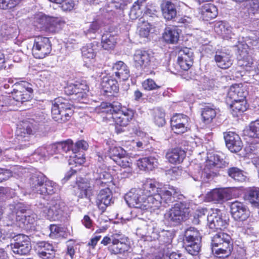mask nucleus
Wrapping results in <instances>:
<instances>
[{
	"instance_id": "obj_54",
	"label": "nucleus",
	"mask_w": 259,
	"mask_h": 259,
	"mask_svg": "<svg viewBox=\"0 0 259 259\" xmlns=\"http://www.w3.org/2000/svg\"><path fill=\"white\" fill-rule=\"evenodd\" d=\"M248 135L250 137L259 138V120H256L250 123Z\"/></svg>"
},
{
	"instance_id": "obj_14",
	"label": "nucleus",
	"mask_w": 259,
	"mask_h": 259,
	"mask_svg": "<svg viewBox=\"0 0 259 259\" xmlns=\"http://www.w3.org/2000/svg\"><path fill=\"white\" fill-rule=\"evenodd\" d=\"M231 213L236 221L243 222L250 215V211L247 206L243 203L235 201L230 205Z\"/></svg>"
},
{
	"instance_id": "obj_53",
	"label": "nucleus",
	"mask_w": 259,
	"mask_h": 259,
	"mask_svg": "<svg viewBox=\"0 0 259 259\" xmlns=\"http://www.w3.org/2000/svg\"><path fill=\"white\" fill-rule=\"evenodd\" d=\"M154 121L158 126H162L165 124V113L161 109H156L154 111Z\"/></svg>"
},
{
	"instance_id": "obj_42",
	"label": "nucleus",
	"mask_w": 259,
	"mask_h": 259,
	"mask_svg": "<svg viewBox=\"0 0 259 259\" xmlns=\"http://www.w3.org/2000/svg\"><path fill=\"white\" fill-rule=\"evenodd\" d=\"M59 190L60 187L57 184L47 179L45 184V187L41 189L40 195H52L57 193Z\"/></svg>"
},
{
	"instance_id": "obj_22",
	"label": "nucleus",
	"mask_w": 259,
	"mask_h": 259,
	"mask_svg": "<svg viewBox=\"0 0 259 259\" xmlns=\"http://www.w3.org/2000/svg\"><path fill=\"white\" fill-rule=\"evenodd\" d=\"M149 229L148 233L150 237L153 240L157 239L159 244L162 246H169L171 244L172 239V235L171 233L168 231L163 230L160 233H158L157 232L151 231Z\"/></svg>"
},
{
	"instance_id": "obj_26",
	"label": "nucleus",
	"mask_w": 259,
	"mask_h": 259,
	"mask_svg": "<svg viewBox=\"0 0 259 259\" xmlns=\"http://www.w3.org/2000/svg\"><path fill=\"white\" fill-rule=\"evenodd\" d=\"M139 189L143 191V195L145 196L146 199L158 194L160 189L158 187V183L153 180H147Z\"/></svg>"
},
{
	"instance_id": "obj_48",
	"label": "nucleus",
	"mask_w": 259,
	"mask_h": 259,
	"mask_svg": "<svg viewBox=\"0 0 259 259\" xmlns=\"http://www.w3.org/2000/svg\"><path fill=\"white\" fill-rule=\"evenodd\" d=\"M184 239H194L198 241H201V237L198 230L194 227H190L185 231Z\"/></svg>"
},
{
	"instance_id": "obj_60",
	"label": "nucleus",
	"mask_w": 259,
	"mask_h": 259,
	"mask_svg": "<svg viewBox=\"0 0 259 259\" xmlns=\"http://www.w3.org/2000/svg\"><path fill=\"white\" fill-rule=\"evenodd\" d=\"M131 2L132 0H112V7L123 12L127 9V4Z\"/></svg>"
},
{
	"instance_id": "obj_4",
	"label": "nucleus",
	"mask_w": 259,
	"mask_h": 259,
	"mask_svg": "<svg viewBox=\"0 0 259 259\" xmlns=\"http://www.w3.org/2000/svg\"><path fill=\"white\" fill-rule=\"evenodd\" d=\"M178 193V189L172 186L168 185L160 189L158 194L149 198V201L152 205V209L155 210L161 205L166 207V204L172 203Z\"/></svg>"
},
{
	"instance_id": "obj_39",
	"label": "nucleus",
	"mask_w": 259,
	"mask_h": 259,
	"mask_svg": "<svg viewBox=\"0 0 259 259\" xmlns=\"http://www.w3.org/2000/svg\"><path fill=\"white\" fill-rule=\"evenodd\" d=\"M230 108L232 111V114L234 116H237L239 113L246 111L247 109L246 101L239 100L234 101H229Z\"/></svg>"
},
{
	"instance_id": "obj_62",
	"label": "nucleus",
	"mask_w": 259,
	"mask_h": 259,
	"mask_svg": "<svg viewBox=\"0 0 259 259\" xmlns=\"http://www.w3.org/2000/svg\"><path fill=\"white\" fill-rule=\"evenodd\" d=\"M184 119H187V122H188L189 118L187 116L184 114H176L171 117L170 125L175 126L178 124H181L182 123V120Z\"/></svg>"
},
{
	"instance_id": "obj_47",
	"label": "nucleus",
	"mask_w": 259,
	"mask_h": 259,
	"mask_svg": "<svg viewBox=\"0 0 259 259\" xmlns=\"http://www.w3.org/2000/svg\"><path fill=\"white\" fill-rule=\"evenodd\" d=\"M201 116L206 123H209L216 116V111L212 108L206 106L203 108Z\"/></svg>"
},
{
	"instance_id": "obj_41",
	"label": "nucleus",
	"mask_w": 259,
	"mask_h": 259,
	"mask_svg": "<svg viewBox=\"0 0 259 259\" xmlns=\"http://www.w3.org/2000/svg\"><path fill=\"white\" fill-rule=\"evenodd\" d=\"M101 26L98 21H94L91 23L89 26L84 28L83 32L87 37L89 39L96 38L97 34Z\"/></svg>"
},
{
	"instance_id": "obj_49",
	"label": "nucleus",
	"mask_w": 259,
	"mask_h": 259,
	"mask_svg": "<svg viewBox=\"0 0 259 259\" xmlns=\"http://www.w3.org/2000/svg\"><path fill=\"white\" fill-rule=\"evenodd\" d=\"M117 70L115 72V76L123 81L127 80L130 76L127 66H117Z\"/></svg>"
},
{
	"instance_id": "obj_57",
	"label": "nucleus",
	"mask_w": 259,
	"mask_h": 259,
	"mask_svg": "<svg viewBox=\"0 0 259 259\" xmlns=\"http://www.w3.org/2000/svg\"><path fill=\"white\" fill-rule=\"evenodd\" d=\"M50 231V236L53 238L60 237L64 232L63 228L56 225H51L49 227Z\"/></svg>"
},
{
	"instance_id": "obj_7",
	"label": "nucleus",
	"mask_w": 259,
	"mask_h": 259,
	"mask_svg": "<svg viewBox=\"0 0 259 259\" xmlns=\"http://www.w3.org/2000/svg\"><path fill=\"white\" fill-rule=\"evenodd\" d=\"M12 92L13 100L21 103L28 101L32 98L33 89L32 85L26 81L17 82Z\"/></svg>"
},
{
	"instance_id": "obj_10",
	"label": "nucleus",
	"mask_w": 259,
	"mask_h": 259,
	"mask_svg": "<svg viewBox=\"0 0 259 259\" xmlns=\"http://www.w3.org/2000/svg\"><path fill=\"white\" fill-rule=\"evenodd\" d=\"M12 237L14 242L11 243V246L14 253L22 255L29 252L31 246L28 236L19 234Z\"/></svg>"
},
{
	"instance_id": "obj_35",
	"label": "nucleus",
	"mask_w": 259,
	"mask_h": 259,
	"mask_svg": "<svg viewBox=\"0 0 259 259\" xmlns=\"http://www.w3.org/2000/svg\"><path fill=\"white\" fill-rule=\"evenodd\" d=\"M158 160L154 157H144L138 161L137 165L141 169L152 170L158 166Z\"/></svg>"
},
{
	"instance_id": "obj_20",
	"label": "nucleus",
	"mask_w": 259,
	"mask_h": 259,
	"mask_svg": "<svg viewBox=\"0 0 259 259\" xmlns=\"http://www.w3.org/2000/svg\"><path fill=\"white\" fill-rule=\"evenodd\" d=\"M207 220L209 228L212 230H222L228 225L227 220L217 211L208 215Z\"/></svg>"
},
{
	"instance_id": "obj_31",
	"label": "nucleus",
	"mask_w": 259,
	"mask_h": 259,
	"mask_svg": "<svg viewBox=\"0 0 259 259\" xmlns=\"http://www.w3.org/2000/svg\"><path fill=\"white\" fill-rule=\"evenodd\" d=\"M101 86L106 93H117L119 90L117 81L108 76L103 77Z\"/></svg>"
},
{
	"instance_id": "obj_56",
	"label": "nucleus",
	"mask_w": 259,
	"mask_h": 259,
	"mask_svg": "<svg viewBox=\"0 0 259 259\" xmlns=\"http://www.w3.org/2000/svg\"><path fill=\"white\" fill-rule=\"evenodd\" d=\"M171 127L175 133L182 134L188 130V122H187V119H184L182 120V123L181 124H178V125L171 126Z\"/></svg>"
},
{
	"instance_id": "obj_55",
	"label": "nucleus",
	"mask_w": 259,
	"mask_h": 259,
	"mask_svg": "<svg viewBox=\"0 0 259 259\" xmlns=\"http://www.w3.org/2000/svg\"><path fill=\"white\" fill-rule=\"evenodd\" d=\"M21 0H0V9L9 10L16 7Z\"/></svg>"
},
{
	"instance_id": "obj_13",
	"label": "nucleus",
	"mask_w": 259,
	"mask_h": 259,
	"mask_svg": "<svg viewBox=\"0 0 259 259\" xmlns=\"http://www.w3.org/2000/svg\"><path fill=\"white\" fill-rule=\"evenodd\" d=\"M225 161L219 158L218 155L210 156L206 161L202 175L207 179L215 176L218 172V169L224 165Z\"/></svg>"
},
{
	"instance_id": "obj_25",
	"label": "nucleus",
	"mask_w": 259,
	"mask_h": 259,
	"mask_svg": "<svg viewBox=\"0 0 259 259\" xmlns=\"http://www.w3.org/2000/svg\"><path fill=\"white\" fill-rule=\"evenodd\" d=\"M123 240L121 237L112 239V244L108 247V250L111 254H122L128 251L129 245Z\"/></svg>"
},
{
	"instance_id": "obj_19",
	"label": "nucleus",
	"mask_w": 259,
	"mask_h": 259,
	"mask_svg": "<svg viewBox=\"0 0 259 259\" xmlns=\"http://www.w3.org/2000/svg\"><path fill=\"white\" fill-rule=\"evenodd\" d=\"M231 197L230 191L227 189H213L206 195V199L208 201L214 203H222L229 199Z\"/></svg>"
},
{
	"instance_id": "obj_36",
	"label": "nucleus",
	"mask_w": 259,
	"mask_h": 259,
	"mask_svg": "<svg viewBox=\"0 0 259 259\" xmlns=\"http://www.w3.org/2000/svg\"><path fill=\"white\" fill-rule=\"evenodd\" d=\"M201 241H195L194 239H184V243L186 250L192 255L198 254L200 248Z\"/></svg>"
},
{
	"instance_id": "obj_1",
	"label": "nucleus",
	"mask_w": 259,
	"mask_h": 259,
	"mask_svg": "<svg viewBox=\"0 0 259 259\" xmlns=\"http://www.w3.org/2000/svg\"><path fill=\"white\" fill-rule=\"evenodd\" d=\"M212 251L220 258L228 257L233 249L231 237L227 233L218 232L211 237Z\"/></svg>"
},
{
	"instance_id": "obj_29",
	"label": "nucleus",
	"mask_w": 259,
	"mask_h": 259,
	"mask_svg": "<svg viewBox=\"0 0 259 259\" xmlns=\"http://www.w3.org/2000/svg\"><path fill=\"white\" fill-rule=\"evenodd\" d=\"M180 31V29L174 26L166 27L162 34L163 40L168 44H176L179 40Z\"/></svg>"
},
{
	"instance_id": "obj_28",
	"label": "nucleus",
	"mask_w": 259,
	"mask_h": 259,
	"mask_svg": "<svg viewBox=\"0 0 259 259\" xmlns=\"http://www.w3.org/2000/svg\"><path fill=\"white\" fill-rule=\"evenodd\" d=\"M186 156V153L184 150L180 148L171 149L167 151L166 158L169 162L172 164H179L183 162Z\"/></svg>"
},
{
	"instance_id": "obj_40",
	"label": "nucleus",
	"mask_w": 259,
	"mask_h": 259,
	"mask_svg": "<svg viewBox=\"0 0 259 259\" xmlns=\"http://www.w3.org/2000/svg\"><path fill=\"white\" fill-rule=\"evenodd\" d=\"M179 56L177 59L178 63L180 65L185 63V65H191L193 63V53L190 50L186 48L184 50H180L179 53Z\"/></svg>"
},
{
	"instance_id": "obj_44",
	"label": "nucleus",
	"mask_w": 259,
	"mask_h": 259,
	"mask_svg": "<svg viewBox=\"0 0 259 259\" xmlns=\"http://www.w3.org/2000/svg\"><path fill=\"white\" fill-rule=\"evenodd\" d=\"M228 174L232 179L237 182H244L246 178L243 171L235 167L229 168Z\"/></svg>"
},
{
	"instance_id": "obj_23",
	"label": "nucleus",
	"mask_w": 259,
	"mask_h": 259,
	"mask_svg": "<svg viewBox=\"0 0 259 259\" xmlns=\"http://www.w3.org/2000/svg\"><path fill=\"white\" fill-rule=\"evenodd\" d=\"M246 95V93L239 84L233 85L230 87L228 92L226 102L228 104L229 101H231V100L234 101L245 100Z\"/></svg>"
},
{
	"instance_id": "obj_34",
	"label": "nucleus",
	"mask_w": 259,
	"mask_h": 259,
	"mask_svg": "<svg viewBox=\"0 0 259 259\" xmlns=\"http://www.w3.org/2000/svg\"><path fill=\"white\" fill-rule=\"evenodd\" d=\"M99 42L94 41L83 47L82 55L85 62L94 59L96 56V50H98Z\"/></svg>"
},
{
	"instance_id": "obj_58",
	"label": "nucleus",
	"mask_w": 259,
	"mask_h": 259,
	"mask_svg": "<svg viewBox=\"0 0 259 259\" xmlns=\"http://www.w3.org/2000/svg\"><path fill=\"white\" fill-rule=\"evenodd\" d=\"M143 89L148 91L155 90L160 88V86L158 85L151 78H148L145 80L142 83Z\"/></svg>"
},
{
	"instance_id": "obj_59",
	"label": "nucleus",
	"mask_w": 259,
	"mask_h": 259,
	"mask_svg": "<svg viewBox=\"0 0 259 259\" xmlns=\"http://www.w3.org/2000/svg\"><path fill=\"white\" fill-rule=\"evenodd\" d=\"M48 154V151L47 147H40L38 148L34 153L31 154L34 158L36 160H40L41 158L46 157Z\"/></svg>"
},
{
	"instance_id": "obj_50",
	"label": "nucleus",
	"mask_w": 259,
	"mask_h": 259,
	"mask_svg": "<svg viewBox=\"0 0 259 259\" xmlns=\"http://www.w3.org/2000/svg\"><path fill=\"white\" fill-rule=\"evenodd\" d=\"M231 57L230 53L217 52L214 56V60L217 63H222L223 65H226L227 63L231 62Z\"/></svg>"
},
{
	"instance_id": "obj_45",
	"label": "nucleus",
	"mask_w": 259,
	"mask_h": 259,
	"mask_svg": "<svg viewBox=\"0 0 259 259\" xmlns=\"http://www.w3.org/2000/svg\"><path fill=\"white\" fill-rule=\"evenodd\" d=\"M78 188L80 191L79 198H89L92 195V189L88 183L80 182L78 184Z\"/></svg>"
},
{
	"instance_id": "obj_33",
	"label": "nucleus",
	"mask_w": 259,
	"mask_h": 259,
	"mask_svg": "<svg viewBox=\"0 0 259 259\" xmlns=\"http://www.w3.org/2000/svg\"><path fill=\"white\" fill-rule=\"evenodd\" d=\"M145 2V0H137L134 2L128 13L130 19L135 20L142 17L143 7Z\"/></svg>"
},
{
	"instance_id": "obj_32",
	"label": "nucleus",
	"mask_w": 259,
	"mask_h": 259,
	"mask_svg": "<svg viewBox=\"0 0 259 259\" xmlns=\"http://www.w3.org/2000/svg\"><path fill=\"white\" fill-rule=\"evenodd\" d=\"M117 35L113 34L111 32L104 33L101 39V45L103 49L112 50L117 43Z\"/></svg>"
},
{
	"instance_id": "obj_51",
	"label": "nucleus",
	"mask_w": 259,
	"mask_h": 259,
	"mask_svg": "<svg viewBox=\"0 0 259 259\" xmlns=\"http://www.w3.org/2000/svg\"><path fill=\"white\" fill-rule=\"evenodd\" d=\"M125 154V151L120 147H112L109 151L110 158L115 162H116V158H120V157L124 156Z\"/></svg>"
},
{
	"instance_id": "obj_38",
	"label": "nucleus",
	"mask_w": 259,
	"mask_h": 259,
	"mask_svg": "<svg viewBox=\"0 0 259 259\" xmlns=\"http://www.w3.org/2000/svg\"><path fill=\"white\" fill-rule=\"evenodd\" d=\"M150 54L145 51L137 50L134 55L133 59L137 65H147L151 61Z\"/></svg>"
},
{
	"instance_id": "obj_30",
	"label": "nucleus",
	"mask_w": 259,
	"mask_h": 259,
	"mask_svg": "<svg viewBox=\"0 0 259 259\" xmlns=\"http://www.w3.org/2000/svg\"><path fill=\"white\" fill-rule=\"evenodd\" d=\"M200 14L202 19L204 21H208L217 16L218 14V8L213 4L208 3L202 7Z\"/></svg>"
},
{
	"instance_id": "obj_3",
	"label": "nucleus",
	"mask_w": 259,
	"mask_h": 259,
	"mask_svg": "<svg viewBox=\"0 0 259 259\" xmlns=\"http://www.w3.org/2000/svg\"><path fill=\"white\" fill-rule=\"evenodd\" d=\"M52 118L58 123H64L68 121L73 114L71 105L62 98H56L52 107Z\"/></svg>"
},
{
	"instance_id": "obj_63",
	"label": "nucleus",
	"mask_w": 259,
	"mask_h": 259,
	"mask_svg": "<svg viewBox=\"0 0 259 259\" xmlns=\"http://www.w3.org/2000/svg\"><path fill=\"white\" fill-rule=\"evenodd\" d=\"M62 142V145L63 146V153H67L69 152L71 150L73 153H76V149L73 148V142L71 140H67L66 141H63Z\"/></svg>"
},
{
	"instance_id": "obj_46",
	"label": "nucleus",
	"mask_w": 259,
	"mask_h": 259,
	"mask_svg": "<svg viewBox=\"0 0 259 259\" xmlns=\"http://www.w3.org/2000/svg\"><path fill=\"white\" fill-rule=\"evenodd\" d=\"M248 200L253 206L259 208V188H252L248 191Z\"/></svg>"
},
{
	"instance_id": "obj_8",
	"label": "nucleus",
	"mask_w": 259,
	"mask_h": 259,
	"mask_svg": "<svg viewBox=\"0 0 259 259\" xmlns=\"http://www.w3.org/2000/svg\"><path fill=\"white\" fill-rule=\"evenodd\" d=\"M37 22L45 28L47 31L56 33L64 27L65 22L61 17H51L40 14L37 18Z\"/></svg>"
},
{
	"instance_id": "obj_52",
	"label": "nucleus",
	"mask_w": 259,
	"mask_h": 259,
	"mask_svg": "<svg viewBox=\"0 0 259 259\" xmlns=\"http://www.w3.org/2000/svg\"><path fill=\"white\" fill-rule=\"evenodd\" d=\"M74 93L78 98H83L85 96L86 92L89 91V87L84 82H76Z\"/></svg>"
},
{
	"instance_id": "obj_12",
	"label": "nucleus",
	"mask_w": 259,
	"mask_h": 259,
	"mask_svg": "<svg viewBox=\"0 0 259 259\" xmlns=\"http://www.w3.org/2000/svg\"><path fill=\"white\" fill-rule=\"evenodd\" d=\"M180 7V2L176 0H163L160 9L163 18L166 21L175 20Z\"/></svg>"
},
{
	"instance_id": "obj_64",
	"label": "nucleus",
	"mask_w": 259,
	"mask_h": 259,
	"mask_svg": "<svg viewBox=\"0 0 259 259\" xmlns=\"http://www.w3.org/2000/svg\"><path fill=\"white\" fill-rule=\"evenodd\" d=\"M130 158L125 155L120 157V158H116V163L123 168H130L131 163L129 161Z\"/></svg>"
},
{
	"instance_id": "obj_17",
	"label": "nucleus",
	"mask_w": 259,
	"mask_h": 259,
	"mask_svg": "<svg viewBox=\"0 0 259 259\" xmlns=\"http://www.w3.org/2000/svg\"><path fill=\"white\" fill-rule=\"evenodd\" d=\"M36 125L32 123L25 121L23 122L21 127L16 131V139L19 142L28 141L31 135H33L36 131Z\"/></svg>"
},
{
	"instance_id": "obj_11",
	"label": "nucleus",
	"mask_w": 259,
	"mask_h": 259,
	"mask_svg": "<svg viewBox=\"0 0 259 259\" xmlns=\"http://www.w3.org/2000/svg\"><path fill=\"white\" fill-rule=\"evenodd\" d=\"M64 203L60 199H52L49 206H46L43 213L47 219L56 220L60 219L63 214Z\"/></svg>"
},
{
	"instance_id": "obj_15",
	"label": "nucleus",
	"mask_w": 259,
	"mask_h": 259,
	"mask_svg": "<svg viewBox=\"0 0 259 259\" xmlns=\"http://www.w3.org/2000/svg\"><path fill=\"white\" fill-rule=\"evenodd\" d=\"M234 47L237 51V59L239 65H252V62L250 63V56L248 55V50L249 46L242 38V40H238L237 44Z\"/></svg>"
},
{
	"instance_id": "obj_18",
	"label": "nucleus",
	"mask_w": 259,
	"mask_h": 259,
	"mask_svg": "<svg viewBox=\"0 0 259 259\" xmlns=\"http://www.w3.org/2000/svg\"><path fill=\"white\" fill-rule=\"evenodd\" d=\"M113 202L112 192L109 188L106 187L100 191L97 195L96 203L102 212Z\"/></svg>"
},
{
	"instance_id": "obj_9",
	"label": "nucleus",
	"mask_w": 259,
	"mask_h": 259,
	"mask_svg": "<svg viewBox=\"0 0 259 259\" xmlns=\"http://www.w3.org/2000/svg\"><path fill=\"white\" fill-rule=\"evenodd\" d=\"M52 50L51 41L49 38L38 36L34 39L32 54L36 58H43L49 54Z\"/></svg>"
},
{
	"instance_id": "obj_5",
	"label": "nucleus",
	"mask_w": 259,
	"mask_h": 259,
	"mask_svg": "<svg viewBox=\"0 0 259 259\" xmlns=\"http://www.w3.org/2000/svg\"><path fill=\"white\" fill-rule=\"evenodd\" d=\"M189 204L185 202H181L175 204L164 214V218L167 221L178 224L186 220L189 215Z\"/></svg>"
},
{
	"instance_id": "obj_24",
	"label": "nucleus",
	"mask_w": 259,
	"mask_h": 259,
	"mask_svg": "<svg viewBox=\"0 0 259 259\" xmlns=\"http://www.w3.org/2000/svg\"><path fill=\"white\" fill-rule=\"evenodd\" d=\"M37 254L42 259H52L55 255L53 245L45 241L37 243Z\"/></svg>"
},
{
	"instance_id": "obj_16",
	"label": "nucleus",
	"mask_w": 259,
	"mask_h": 259,
	"mask_svg": "<svg viewBox=\"0 0 259 259\" xmlns=\"http://www.w3.org/2000/svg\"><path fill=\"white\" fill-rule=\"evenodd\" d=\"M224 137L227 148L232 152H238L242 147V143L239 135L233 132L224 134Z\"/></svg>"
},
{
	"instance_id": "obj_6",
	"label": "nucleus",
	"mask_w": 259,
	"mask_h": 259,
	"mask_svg": "<svg viewBox=\"0 0 259 259\" xmlns=\"http://www.w3.org/2000/svg\"><path fill=\"white\" fill-rule=\"evenodd\" d=\"M124 199L130 207L139 208L143 209H152V205L149 198L146 199L143 195V191L138 189H132L126 194Z\"/></svg>"
},
{
	"instance_id": "obj_2",
	"label": "nucleus",
	"mask_w": 259,
	"mask_h": 259,
	"mask_svg": "<svg viewBox=\"0 0 259 259\" xmlns=\"http://www.w3.org/2000/svg\"><path fill=\"white\" fill-rule=\"evenodd\" d=\"M101 106L103 108H107L104 112H109L115 124L120 126L124 127L128 125L134 115V111L132 109L120 110V104L118 103L116 104L103 103L101 104Z\"/></svg>"
},
{
	"instance_id": "obj_27",
	"label": "nucleus",
	"mask_w": 259,
	"mask_h": 259,
	"mask_svg": "<svg viewBox=\"0 0 259 259\" xmlns=\"http://www.w3.org/2000/svg\"><path fill=\"white\" fill-rule=\"evenodd\" d=\"M93 180L95 181V186L105 187L112 181V177L109 173L101 169H97L93 173Z\"/></svg>"
},
{
	"instance_id": "obj_21",
	"label": "nucleus",
	"mask_w": 259,
	"mask_h": 259,
	"mask_svg": "<svg viewBox=\"0 0 259 259\" xmlns=\"http://www.w3.org/2000/svg\"><path fill=\"white\" fill-rule=\"evenodd\" d=\"M47 179V178L41 172L33 174L30 179V185L32 191L34 193L40 194Z\"/></svg>"
},
{
	"instance_id": "obj_43",
	"label": "nucleus",
	"mask_w": 259,
	"mask_h": 259,
	"mask_svg": "<svg viewBox=\"0 0 259 259\" xmlns=\"http://www.w3.org/2000/svg\"><path fill=\"white\" fill-rule=\"evenodd\" d=\"M37 219V215L34 213L25 212V214H22L21 217L18 215L16 218L17 221L21 222L24 226H26L27 228L29 227V225L33 224Z\"/></svg>"
},
{
	"instance_id": "obj_37",
	"label": "nucleus",
	"mask_w": 259,
	"mask_h": 259,
	"mask_svg": "<svg viewBox=\"0 0 259 259\" xmlns=\"http://www.w3.org/2000/svg\"><path fill=\"white\" fill-rule=\"evenodd\" d=\"M0 35L5 40L16 37L17 36V28L8 24H3L0 29Z\"/></svg>"
},
{
	"instance_id": "obj_61",
	"label": "nucleus",
	"mask_w": 259,
	"mask_h": 259,
	"mask_svg": "<svg viewBox=\"0 0 259 259\" xmlns=\"http://www.w3.org/2000/svg\"><path fill=\"white\" fill-rule=\"evenodd\" d=\"M228 24L229 23L225 21L217 22L214 28L215 32L222 37L223 34L225 33V29H227L226 27Z\"/></svg>"
}]
</instances>
